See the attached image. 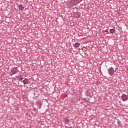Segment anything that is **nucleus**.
Here are the masks:
<instances>
[{"label":"nucleus","instance_id":"obj_1","mask_svg":"<svg viewBox=\"0 0 128 128\" xmlns=\"http://www.w3.org/2000/svg\"><path fill=\"white\" fill-rule=\"evenodd\" d=\"M122 100L123 102H126V100H128V96H126V94H123L122 96Z\"/></svg>","mask_w":128,"mask_h":128},{"label":"nucleus","instance_id":"obj_6","mask_svg":"<svg viewBox=\"0 0 128 128\" xmlns=\"http://www.w3.org/2000/svg\"><path fill=\"white\" fill-rule=\"evenodd\" d=\"M110 34H114V32H116V30L114 29L110 30Z\"/></svg>","mask_w":128,"mask_h":128},{"label":"nucleus","instance_id":"obj_12","mask_svg":"<svg viewBox=\"0 0 128 128\" xmlns=\"http://www.w3.org/2000/svg\"><path fill=\"white\" fill-rule=\"evenodd\" d=\"M76 16V14H75V16Z\"/></svg>","mask_w":128,"mask_h":128},{"label":"nucleus","instance_id":"obj_5","mask_svg":"<svg viewBox=\"0 0 128 128\" xmlns=\"http://www.w3.org/2000/svg\"><path fill=\"white\" fill-rule=\"evenodd\" d=\"M80 44L76 43L74 44V48H80Z\"/></svg>","mask_w":128,"mask_h":128},{"label":"nucleus","instance_id":"obj_3","mask_svg":"<svg viewBox=\"0 0 128 128\" xmlns=\"http://www.w3.org/2000/svg\"><path fill=\"white\" fill-rule=\"evenodd\" d=\"M19 9L20 10H24V7L22 5H20L19 6Z\"/></svg>","mask_w":128,"mask_h":128},{"label":"nucleus","instance_id":"obj_2","mask_svg":"<svg viewBox=\"0 0 128 128\" xmlns=\"http://www.w3.org/2000/svg\"><path fill=\"white\" fill-rule=\"evenodd\" d=\"M108 72L110 76H114V68H110L108 70Z\"/></svg>","mask_w":128,"mask_h":128},{"label":"nucleus","instance_id":"obj_11","mask_svg":"<svg viewBox=\"0 0 128 128\" xmlns=\"http://www.w3.org/2000/svg\"><path fill=\"white\" fill-rule=\"evenodd\" d=\"M80 16H79L78 18H80Z\"/></svg>","mask_w":128,"mask_h":128},{"label":"nucleus","instance_id":"obj_7","mask_svg":"<svg viewBox=\"0 0 128 128\" xmlns=\"http://www.w3.org/2000/svg\"><path fill=\"white\" fill-rule=\"evenodd\" d=\"M18 79L19 80H20V82H22V80H24V78H23L22 76H19Z\"/></svg>","mask_w":128,"mask_h":128},{"label":"nucleus","instance_id":"obj_10","mask_svg":"<svg viewBox=\"0 0 128 128\" xmlns=\"http://www.w3.org/2000/svg\"><path fill=\"white\" fill-rule=\"evenodd\" d=\"M78 2H82V0H78Z\"/></svg>","mask_w":128,"mask_h":128},{"label":"nucleus","instance_id":"obj_9","mask_svg":"<svg viewBox=\"0 0 128 128\" xmlns=\"http://www.w3.org/2000/svg\"><path fill=\"white\" fill-rule=\"evenodd\" d=\"M12 72L14 74H16V71L13 70H12Z\"/></svg>","mask_w":128,"mask_h":128},{"label":"nucleus","instance_id":"obj_4","mask_svg":"<svg viewBox=\"0 0 128 128\" xmlns=\"http://www.w3.org/2000/svg\"><path fill=\"white\" fill-rule=\"evenodd\" d=\"M24 84H28V80L26 79L23 81Z\"/></svg>","mask_w":128,"mask_h":128},{"label":"nucleus","instance_id":"obj_8","mask_svg":"<svg viewBox=\"0 0 128 128\" xmlns=\"http://www.w3.org/2000/svg\"><path fill=\"white\" fill-rule=\"evenodd\" d=\"M64 122H70V120H68V118H66L64 119Z\"/></svg>","mask_w":128,"mask_h":128}]
</instances>
